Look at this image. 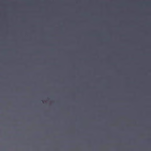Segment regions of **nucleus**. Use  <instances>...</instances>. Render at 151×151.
Returning a JSON list of instances; mask_svg holds the SVG:
<instances>
[{
	"label": "nucleus",
	"mask_w": 151,
	"mask_h": 151,
	"mask_svg": "<svg viewBox=\"0 0 151 151\" xmlns=\"http://www.w3.org/2000/svg\"><path fill=\"white\" fill-rule=\"evenodd\" d=\"M105 95H104V98H105Z\"/></svg>",
	"instance_id": "obj_5"
},
{
	"label": "nucleus",
	"mask_w": 151,
	"mask_h": 151,
	"mask_svg": "<svg viewBox=\"0 0 151 151\" xmlns=\"http://www.w3.org/2000/svg\"><path fill=\"white\" fill-rule=\"evenodd\" d=\"M102 95L104 94H103V93L102 94Z\"/></svg>",
	"instance_id": "obj_9"
},
{
	"label": "nucleus",
	"mask_w": 151,
	"mask_h": 151,
	"mask_svg": "<svg viewBox=\"0 0 151 151\" xmlns=\"http://www.w3.org/2000/svg\"><path fill=\"white\" fill-rule=\"evenodd\" d=\"M101 95L102 96V97H104V95Z\"/></svg>",
	"instance_id": "obj_2"
},
{
	"label": "nucleus",
	"mask_w": 151,
	"mask_h": 151,
	"mask_svg": "<svg viewBox=\"0 0 151 151\" xmlns=\"http://www.w3.org/2000/svg\"><path fill=\"white\" fill-rule=\"evenodd\" d=\"M103 34H104V32H103Z\"/></svg>",
	"instance_id": "obj_7"
},
{
	"label": "nucleus",
	"mask_w": 151,
	"mask_h": 151,
	"mask_svg": "<svg viewBox=\"0 0 151 151\" xmlns=\"http://www.w3.org/2000/svg\"><path fill=\"white\" fill-rule=\"evenodd\" d=\"M103 34H104V32H103Z\"/></svg>",
	"instance_id": "obj_6"
},
{
	"label": "nucleus",
	"mask_w": 151,
	"mask_h": 151,
	"mask_svg": "<svg viewBox=\"0 0 151 151\" xmlns=\"http://www.w3.org/2000/svg\"><path fill=\"white\" fill-rule=\"evenodd\" d=\"M105 94H106L105 93V91H104V95H105Z\"/></svg>",
	"instance_id": "obj_4"
},
{
	"label": "nucleus",
	"mask_w": 151,
	"mask_h": 151,
	"mask_svg": "<svg viewBox=\"0 0 151 151\" xmlns=\"http://www.w3.org/2000/svg\"><path fill=\"white\" fill-rule=\"evenodd\" d=\"M102 35H103V30L102 31ZM103 41H104V39H103V37H102V43H103Z\"/></svg>",
	"instance_id": "obj_1"
},
{
	"label": "nucleus",
	"mask_w": 151,
	"mask_h": 151,
	"mask_svg": "<svg viewBox=\"0 0 151 151\" xmlns=\"http://www.w3.org/2000/svg\"><path fill=\"white\" fill-rule=\"evenodd\" d=\"M103 34H104V32H103Z\"/></svg>",
	"instance_id": "obj_8"
},
{
	"label": "nucleus",
	"mask_w": 151,
	"mask_h": 151,
	"mask_svg": "<svg viewBox=\"0 0 151 151\" xmlns=\"http://www.w3.org/2000/svg\"><path fill=\"white\" fill-rule=\"evenodd\" d=\"M102 104H103V100H102Z\"/></svg>",
	"instance_id": "obj_3"
}]
</instances>
